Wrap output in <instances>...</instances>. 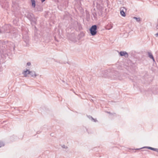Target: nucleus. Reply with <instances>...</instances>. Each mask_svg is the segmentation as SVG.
Returning <instances> with one entry per match:
<instances>
[{"mask_svg":"<svg viewBox=\"0 0 158 158\" xmlns=\"http://www.w3.org/2000/svg\"><path fill=\"white\" fill-rule=\"evenodd\" d=\"M26 17L30 21L31 23L36 24V20L35 18L34 15L32 13H28Z\"/></svg>","mask_w":158,"mask_h":158,"instance_id":"nucleus-1","label":"nucleus"},{"mask_svg":"<svg viewBox=\"0 0 158 158\" xmlns=\"http://www.w3.org/2000/svg\"><path fill=\"white\" fill-rule=\"evenodd\" d=\"M109 75L110 77L113 79H120L119 78L120 74L118 71H115L113 73L110 72Z\"/></svg>","mask_w":158,"mask_h":158,"instance_id":"nucleus-2","label":"nucleus"},{"mask_svg":"<svg viewBox=\"0 0 158 158\" xmlns=\"http://www.w3.org/2000/svg\"><path fill=\"white\" fill-rule=\"evenodd\" d=\"M97 27V26L96 25H94L92 26L89 29L90 33L92 35L94 36L96 34Z\"/></svg>","mask_w":158,"mask_h":158,"instance_id":"nucleus-3","label":"nucleus"},{"mask_svg":"<svg viewBox=\"0 0 158 158\" xmlns=\"http://www.w3.org/2000/svg\"><path fill=\"white\" fill-rule=\"evenodd\" d=\"M23 41L26 44L24 45L26 46H28L29 45V38L27 34L26 33L23 35Z\"/></svg>","mask_w":158,"mask_h":158,"instance_id":"nucleus-4","label":"nucleus"},{"mask_svg":"<svg viewBox=\"0 0 158 158\" xmlns=\"http://www.w3.org/2000/svg\"><path fill=\"white\" fill-rule=\"evenodd\" d=\"M9 29V26L8 25H5L3 26L2 29H0V33L3 32L9 33H10V31H8V29Z\"/></svg>","mask_w":158,"mask_h":158,"instance_id":"nucleus-5","label":"nucleus"},{"mask_svg":"<svg viewBox=\"0 0 158 158\" xmlns=\"http://www.w3.org/2000/svg\"><path fill=\"white\" fill-rule=\"evenodd\" d=\"M0 5L2 8L5 9H7L9 6L8 2L7 1H4V2L2 3L1 2Z\"/></svg>","mask_w":158,"mask_h":158,"instance_id":"nucleus-6","label":"nucleus"},{"mask_svg":"<svg viewBox=\"0 0 158 158\" xmlns=\"http://www.w3.org/2000/svg\"><path fill=\"white\" fill-rule=\"evenodd\" d=\"M127 9L124 7H122L120 8V13L122 16L125 17L126 16V12Z\"/></svg>","mask_w":158,"mask_h":158,"instance_id":"nucleus-7","label":"nucleus"},{"mask_svg":"<svg viewBox=\"0 0 158 158\" xmlns=\"http://www.w3.org/2000/svg\"><path fill=\"white\" fill-rule=\"evenodd\" d=\"M107 72H108V71L106 70L102 71L101 74L102 76L104 77H110V75H109L110 73H108Z\"/></svg>","mask_w":158,"mask_h":158,"instance_id":"nucleus-8","label":"nucleus"},{"mask_svg":"<svg viewBox=\"0 0 158 158\" xmlns=\"http://www.w3.org/2000/svg\"><path fill=\"white\" fill-rule=\"evenodd\" d=\"M119 54L121 56H124L125 57H128V55L126 52L121 51L119 52Z\"/></svg>","mask_w":158,"mask_h":158,"instance_id":"nucleus-9","label":"nucleus"},{"mask_svg":"<svg viewBox=\"0 0 158 158\" xmlns=\"http://www.w3.org/2000/svg\"><path fill=\"white\" fill-rule=\"evenodd\" d=\"M30 73V71L27 69L26 70L24 71H23L22 73L24 75V76L25 77H27V75L28 74H29Z\"/></svg>","mask_w":158,"mask_h":158,"instance_id":"nucleus-10","label":"nucleus"},{"mask_svg":"<svg viewBox=\"0 0 158 158\" xmlns=\"http://www.w3.org/2000/svg\"><path fill=\"white\" fill-rule=\"evenodd\" d=\"M87 117L90 119L91 121L96 122H98V120L94 118L92 116L90 115H87Z\"/></svg>","mask_w":158,"mask_h":158,"instance_id":"nucleus-11","label":"nucleus"},{"mask_svg":"<svg viewBox=\"0 0 158 158\" xmlns=\"http://www.w3.org/2000/svg\"><path fill=\"white\" fill-rule=\"evenodd\" d=\"M32 77H36L37 75L36 74L35 72L34 71H30V73L29 74Z\"/></svg>","mask_w":158,"mask_h":158,"instance_id":"nucleus-12","label":"nucleus"},{"mask_svg":"<svg viewBox=\"0 0 158 158\" xmlns=\"http://www.w3.org/2000/svg\"><path fill=\"white\" fill-rule=\"evenodd\" d=\"M148 57L150 59H152L153 60V61L154 62L155 61V59H154V57H153L152 54L151 53V52H148Z\"/></svg>","mask_w":158,"mask_h":158,"instance_id":"nucleus-13","label":"nucleus"},{"mask_svg":"<svg viewBox=\"0 0 158 158\" xmlns=\"http://www.w3.org/2000/svg\"><path fill=\"white\" fill-rule=\"evenodd\" d=\"M112 26L110 24H108L106 27V29L107 30H110L112 28Z\"/></svg>","mask_w":158,"mask_h":158,"instance_id":"nucleus-14","label":"nucleus"},{"mask_svg":"<svg viewBox=\"0 0 158 158\" xmlns=\"http://www.w3.org/2000/svg\"><path fill=\"white\" fill-rule=\"evenodd\" d=\"M32 7H35V0H31Z\"/></svg>","mask_w":158,"mask_h":158,"instance_id":"nucleus-15","label":"nucleus"},{"mask_svg":"<svg viewBox=\"0 0 158 158\" xmlns=\"http://www.w3.org/2000/svg\"><path fill=\"white\" fill-rule=\"evenodd\" d=\"M96 3L98 5H100L102 4V0H97Z\"/></svg>","mask_w":158,"mask_h":158,"instance_id":"nucleus-16","label":"nucleus"},{"mask_svg":"<svg viewBox=\"0 0 158 158\" xmlns=\"http://www.w3.org/2000/svg\"><path fill=\"white\" fill-rule=\"evenodd\" d=\"M143 148H147L149 149H150V150H153V151H154V148H153L150 147H143Z\"/></svg>","mask_w":158,"mask_h":158,"instance_id":"nucleus-17","label":"nucleus"},{"mask_svg":"<svg viewBox=\"0 0 158 158\" xmlns=\"http://www.w3.org/2000/svg\"><path fill=\"white\" fill-rule=\"evenodd\" d=\"M133 18L136 20V21L138 22H139L140 21V18H137L134 17Z\"/></svg>","mask_w":158,"mask_h":158,"instance_id":"nucleus-18","label":"nucleus"},{"mask_svg":"<svg viewBox=\"0 0 158 158\" xmlns=\"http://www.w3.org/2000/svg\"><path fill=\"white\" fill-rule=\"evenodd\" d=\"M4 146V143L1 141H0V148Z\"/></svg>","mask_w":158,"mask_h":158,"instance_id":"nucleus-19","label":"nucleus"},{"mask_svg":"<svg viewBox=\"0 0 158 158\" xmlns=\"http://www.w3.org/2000/svg\"><path fill=\"white\" fill-rule=\"evenodd\" d=\"M18 35V34H17V33L15 32L13 33V36H15H15H16V35Z\"/></svg>","mask_w":158,"mask_h":158,"instance_id":"nucleus-20","label":"nucleus"},{"mask_svg":"<svg viewBox=\"0 0 158 158\" xmlns=\"http://www.w3.org/2000/svg\"><path fill=\"white\" fill-rule=\"evenodd\" d=\"M63 148H68L67 147L65 146L64 145H63L61 146Z\"/></svg>","mask_w":158,"mask_h":158,"instance_id":"nucleus-21","label":"nucleus"},{"mask_svg":"<svg viewBox=\"0 0 158 158\" xmlns=\"http://www.w3.org/2000/svg\"><path fill=\"white\" fill-rule=\"evenodd\" d=\"M154 151H155L156 152H158V148H154Z\"/></svg>","mask_w":158,"mask_h":158,"instance_id":"nucleus-22","label":"nucleus"},{"mask_svg":"<svg viewBox=\"0 0 158 158\" xmlns=\"http://www.w3.org/2000/svg\"><path fill=\"white\" fill-rule=\"evenodd\" d=\"M31 65V63L30 62H28L27 63V65L28 66H30Z\"/></svg>","mask_w":158,"mask_h":158,"instance_id":"nucleus-23","label":"nucleus"},{"mask_svg":"<svg viewBox=\"0 0 158 158\" xmlns=\"http://www.w3.org/2000/svg\"><path fill=\"white\" fill-rule=\"evenodd\" d=\"M155 35L157 37L158 36V32L155 34Z\"/></svg>","mask_w":158,"mask_h":158,"instance_id":"nucleus-24","label":"nucleus"},{"mask_svg":"<svg viewBox=\"0 0 158 158\" xmlns=\"http://www.w3.org/2000/svg\"><path fill=\"white\" fill-rule=\"evenodd\" d=\"M45 0H41V1L42 2H44L45 1Z\"/></svg>","mask_w":158,"mask_h":158,"instance_id":"nucleus-25","label":"nucleus"},{"mask_svg":"<svg viewBox=\"0 0 158 158\" xmlns=\"http://www.w3.org/2000/svg\"><path fill=\"white\" fill-rule=\"evenodd\" d=\"M107 113L109 114H111V113L110 112H107Z\"/></svg>","mask_w":158,"mask_h":158,"instance_id":"nucleus-26","label":"nucleus"},{"mask_svg":"<svg viewBox=\"0 0 158 158\" xmlns=\"http://www.w3.org/2000/svg\"><path fill=\"white\" fill-rule=\"evenodd\" d=\"M50 135L51 136H52V133Z\"/></svg>","mask_w":158,"mask_h":158,"instance_id":"nucleus-27","label":"nucleus"},{"mask_svg":"<svg viewBox=\"0 0 158 158\" xmlns=\"http://www.w3.org/2000/svg\"><path fill=\"white\" fill-rule=\"evenodd\" d=\"M12 6L13 7H14V5H13Z\"/></svg>","mask_w":158,"mask_h":158,"instance_id":"nucleus-28","label":"nucleus"},{"mask_svg":"<svg viewBox=\"0 0 158 158\" xmlns=\"http://www.w3.org/2000/svg\"><path fill=\"white\" fill-rule=\"evenodd\" d=\"M139 149H137V150Z\"/></svg>","mask_w":158,"mask_h":158,"instance_id":"nucleus-29","label":"nucleus"}]
</instances>
